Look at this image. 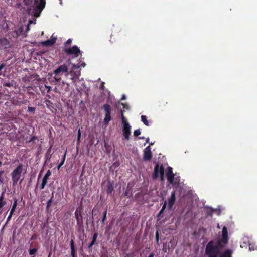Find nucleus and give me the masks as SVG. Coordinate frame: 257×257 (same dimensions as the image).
<instances>
[{"label": "nucleus", "mask_w": 257, "mask_h": 257, "mask_svg": "<svg viewBox=\"0 0 257 257\" xmlns=\"http://www.w3.org/2000/svg\"><path fill=\"white\" fill-rule=\"evenodd\" d=\"M12 214H11V213L10 214L9 216H8V219H9L11 217Z\"/></svg>", "instance_id": "39"}, {"label": "nucleus", "mask_w": 257, "mask_h": 257, "mask_svg": "<svg viewBox=\"0 0 257 257\" xmlns=\"http://www.w3.org/2000/svg\"><path fill=\"white\" fill-rule=\"evenodd\" d=\"M28 110L29 112H32V113H33L35 110V108L31 107H28Z\"/></svg>", "instance_id": "22"}, {"label": "nucleus", "mask_w": 257, "mask_h": 257, "mask_svg": "<svg viewBox=\"0 0 257 257\" xmlns=\"http://www.w3.org/2000/svg\"><path fill=\"white\" fill-rule=\"evenodd\" d=\"M121 118L123 135L126 140H128L131 134V126L127 122L126 119L124 117L122 111H121Z\"/></svg>", "instance_id": "4"}, {"label": "nucleus", "mask_w": 257, "mask_h": 257, "mask_svg": "<svg viewBox=\"0 0 257 257\" xmlns=\"http://www.w3.org/2000/svg\"><path fill=\"white\" fill-rule=\"evenodd\" d=\"M97 236H98V235L97 233H95L94 235H93V240L92 241H94V242H96V240L97 239Z\"/></svg>", "instance_id": "25"}, {"label": "nucleus", "mask_w": 257, "mask_h": 257, "mask_svg": "<svg viewBox=\"0 0 257 257\" xmlns=\"http://www.w3.org/2000/svg\"><path fill=\"white\" fill-rule=\"evenodd\" d=\"M51 175V172L48 170L47 173H46V174L45 175L44 177H43V178L44 179H48V178Z\"/></svg>", "instance_id": "18"}, {"label": "nucleus", "mask_w": 257, "mask_h": 257, "mask_svg": "<svg viewBox=\"0 0 257 257\" xmlns=\"http://www.w3.org/2000/svg\"><path fill=\"white\" fill-rule=\"evenodd\" d=\"M79 66L77 65L72 64V70L71 71L70 74L72 76L71 79L75 83H76L77 81L79 79L80 73L79 71L75 72H74V70L76 69L79 68Z\"/></svg>", "instance_id": "8"}, {"label": "nucleus", "mask_w": 257, "mask_h": 257, "mask_svg": "<svg viewBox=\"0 0 257 257\" xmlns=\"http://www.w3.org/2000/svg\"><path fill=\"white\" fill-rule=\"evenodd\" d=\"M175 201V193L173 191L171 193L170 197L168 199V207L169 209H171Z\"/></svg>", "instance_id": "12"}, {"label": "nucleus", "mask_w": 257, "mask_h": 257, "mask_svg": "<svg viewBox=\"0 0 257 257\" xmlns=\"http://www.w3.org/2000/svg\"><path fill=\"white\" fill-rule=\"evenodd\" d=\"M71 250H72V254L73 255V257H74V249L72 240L71 241Z\"/></svg>", "instance_id": "24"}, {"label": "nucleus", "mask_w": 257, "mask_h": 257, "mask_svg": "<svg viewBox=\"0 0 257 257\" xmlns=\"http://www.w3.org/2000/svg\"><path fill=\"white\" fill-rule=\"evenodd\" d=\"M141 121L144 123V124L145 125H146V126H149V122L148 120H147V117L145 115H142L141 117Z\"/></svg>", "instance_id": "15"}, {"label": "nucleus", "mask_w": 257, "mask_h": 257, "mask_svg": "<svg viewBox=\"0 0 257 257\" xmlns=\"http://www.w3.org/2000/svg\"><path fill=\"white\" fill-rule=\"evenodd\" d=\"M80 138H81V132H80V130L79 129L78 132V137H77V142L78 143H79Z\"/></svg>", "instance_id": "23"}, {"label": "nucleus", "mask_w": 257, "mask_h": 257, "mask_svg": "<svg viewBox=\"0 0 257 257\" xmlns=\"http://www.w3.org/2000/svg\"><path fill=\"white\" fill-rule=\"evenodd\" d=\"M166 175L167 180L170 184H173L174 186H176L177 187H181L179 177L176 174L173 173L172 168L171 167H168L167 168Z\"/></svg>", "instance_id": "3"}, {"label": "nucleus", "mask_w": 257, "mask_h": 257, "mask_svg": "<svg viewBox=\"0 0 257 257\" xmlns=\"http://www.w3.org/2000/svg\"><path fill=\"white\" fill-rule=\"evenodd\" d=\"M56 39L57 38L56 37H54L53 36V35H52L50 40L45 41H43L42 42L41 44L44 46H51L54 44V43L56 42Z\"/></svg>", "instance_id": "11"}, {"label": "nucleus", "mask_w": 257, "mask_h": 257, "mask_svg": "<svg viewBox=\"0 0 257 257\" xmlns=\"http://www.w3.org/2000/svg\"><path fill=\"white\" fill-rule=\"evenodd\" d=\"M2 41H3V42H4V45H5V43H7V40H6V39H3L2 40Z\"/></svg>", "instance_id": "34"}, {"label": "nucleus", "mask_w": 257, "mask_h": 257, "mask_svg": "<svg viewBox=\"0 0 257 257\" xmlns=\"http://www.w3.org/2000/svg\"><path fill=\"white\" fill-rule=\"evenodd\" d=\"M121 105L123 106L124 108H126V109H128V107L127 105L123 104V103H121Z\"/></svg>", "instance_id": "30"}, {"label": "nucleus", "mask_w": 257, "mask_h": 257, "mask_svg": "<svg viewBox=\"0 0 257 257\" xmlns=\"http://www.w3.org/2000/svg\"><path fill=\"white\" fill-rule=\"evenodd\" d=\"M60 1V4H62V0H59Z\"/></svg>", "instance_id": "44"}, {"label": "nucleus", "mask_w": 257, "mask_h": 257, "mask_svg": "<svg viewBox=\"0 0 257 257\" xmlns=\"http://www.w3.org/2000/svg\"><path fill=\"white\" fill-rule=\"evenodd\" d=\"M152 158V153L150 146L146 147L144 150V160H149Z\"/></svg>", "instance_id": "10"}, {"label": "nucleus", "mask_w": 257, "mask_h": 257, "mask_svg": "<svg viewBox=\"0 0 257 257\" xmlns=\"http://www.w3.org/2000/svg\"><path fill=\"white\" fill-rule=\"evenodd\" d=\"M29 15L38 17L45 7V0H24Z\"/></svg>", "instance_id": "2"}, {"label": "nucleus", "mask_w": 257, "mask_h": 257, "mask_svg": "<svg viewBox=\"0 0 257 257\" xmlns=\"http://www.w3.org/2000/svg\"><path fill=\"white\" fill-rule=\"evenodd\" d=\"M66 51L68 54L74 55L75 57L78 56L80 53L79 49L76 46H74L72 48L66 49Z\"/></svg>", "instance_id": "9"}, {"label": "nucleus", "mask_w": 257, "mask_h": 257, "mask_svg": "<svg viewBox=\"0 0 257 257\" xmlns=\"http://www.w3.org/2000/svg\"><path fill=\"white\" fill-rule=\"evenodd\" d=\"M149 257H154V254L153 253H151L149 255Z\"/></svg>", "instance_id": "38"}, {"label": "nucleus", "mask_w": 257, "mask_h": 257, "mask_svg": "<svg viewBox=\"0 0 257 257\" xmlns=\"http://www.w3.org/2000/svg\"><path fill=\"white\" fill-rule=\"evenodd\" d=\"M103 109L105 111V115L110 114L111 111V108L109 105L105 104L103 106Z\"/></svg>", "instance_id": "13"}, {"label": "nucleus", "mask_w": 257, "mask_h": 257, "mask_svg": "<svg viewBox=\"0 0 257 257\" xmlns=\"http://www.w3.org/2000/svg\"><path fill=\"white\" fill-rule=\"evenodd\" d=\"M167 205V202H165L163 206V207L162 208V209L161 210L160 212V214L162 213V212L163 211L164 209H165L166 206Z\"/></svg>", "instance_id": "26"}, {"label": "nucleus", "mask_w": 257, "mask_h": 257, "mask_svg": "<svg viewBox=\"0 0 257 257\" xmlns=\"http://www.w3.org/2000/svg\"><path fill=\"white\" fill-rule=\"evenodd\" d=\"M244 246L243 244H241V245H240V247H242H242H243Z\"/></svg>", "instance_id": "41"}, {"label": "nucleus", "mask_w": 257, "mask_h": 257, "mask_svg": "<svg viewBox=\"0 0 257 257\" xmlns=\"http://www.w3.org/2000/svg\"><path fill=\"white\" fill-rule=\"evenodd\" d=\"M95 243V242L92 241L91 243L89 245L88 247L91 248Z\"/></svg>", "instance_id": "29"}, {"label": "nucleus", "mask_w": 257, "mask_h": 257, "mask_svg": "<svg viewBox=\"0 0 257 257\" xmlns=\"http://www.w3.org/2000/svg\"><path fill=\"white\" fill-rule=\"evenodd\" d=\"M146 142H149V138H147V140H146Z\"/></svg>", "instance_id": "43"}, {"label": "nucleus", "mask_w": 257, "mask_h": 257, "mask_svg": "<svg viewBox=\"0 0 257 257\" xmlns=\"http://www.w3.org/2000/svg\"><path fill=\"white\" fill-rule=\"evenodd\" d=\"M4 66H5V65L4 64H2L0 66V71H1L2 70V69L4 67Z\"/></svg>", "instance_id": "33"}, {"label": "nucleus", "mask_w": 257, "mask_h": 257, "mask_svg": "<svg viewBox=\"0 0 257 257\" xmlns=\"http://www.w3.org/2000/svg\"><path fill=\"white\" fill-rule=\"evenodd\" d=\"M68 67L66 65H62L60 66L57 69H56L53 73L54 78L57 81L60 80L61 78L59 76L60 73H66L65 75L68 76Z\"/></svg>", "instance_id": "5"}, {"label": "nucleus", "mask_w": 257, "mask_h": 257, "mask_svg": "<svg viewBox=\"0 0 257 257\" xmlns=\"http://www.w3.org/2000/svg\"><path fill=\"white\" fill-rule=\"evenodd\" d=\"M14 210H15V209H14V208H12V209H11V211L10 213H11V214H12V213H13V212L14 211Z\"/></svg>", "instance_id": "37"}, {"label": "nucleus", "mask_w": 257, "mask_h": 257, "mask_svg": "<svg viewBox=\"0 0 257 257\" xmlns=\"http://www.w3.org/2000/svg\"><path fill=\"white\" fill-rule=\"evenodd\" d=\"M5 202L3 201L2 198L0 199V209L4 205Z\"/></svg>", "instance_id": "27"}, {"label": "nucleus", "mask_w": 257, "mask_h": 257, "mask_svg": "<svg viewBox=\"0 0 257 257\" xmlns=\"http://www.w3.org/2000/svg\"><path fill=\"white\" fill-rule=\"evenodd\" d=\"M16 203H15L14 204V205H13V208H14V209H15V207H16Z\"/></svg>", "instance_id": "40"}, {"label": "nucleus", "mask_w": 257, "mask_h": 257, "mask_svg": "<svg viewBox=\"0 0 257 257\" xmlns=\"http://www.w3.org/2000/svg\"><path fill=\"white\" fill-rule=\"evenodd\" d=\"M156 238L157 241L158 242V232H157L156 234Z\"/></svg>", "instance_id": "32"}, {"label": "nucleus", "mask_w": 257, "mask_h": 257, "mask_svg": "<svg viewBox=\"0 0 257 257\" xmlns=\"http://www.w3.org/2000/svg\"><path fill=\"white\" fill-rule=\"evenodd\" d=\"M111 117L110 114H106L105 115V117L104 118V122L106 125H107L109 121L111 120Z\"/></svg>", "instance_id": "14"}, {"label": "nucleus", "mask_w": 257, "mask_h": 257, "mask_svg": "<svg viewBox=\"0 0 257 257\" xmlns=\"http://www.w3.org/2000/svg\"><path fill=\"white\" fill-rule=\"evenodd\" d=\"M106 212L105 213L104 217H103V221L105 220V219L106 218Z\"/></svg>", "instance_id": "35"}, {"label": "nucleus", "mask_w": 257, "mask_h": 257, "mask_svg": "<svg viewBox=\"0 0 257 257\" xmlns=\"http://www.w3.org/2000/svg\"><path fill=\"white\" fill-rule=\"evenodd\" d=\"M71 41H72L71 39H69L67 41V42H66V44H70V43H71Z\"/></svg>", "instance_id": "31"}, {"label": "nucleus", "mask_w": 257, "mask_h": 257, "mask_svg": "<svg viewBox=\"0 0 257 257\" xmlns=\"http://www.w3.org/2000/svg\"><path fill=\"white\" fill-rule=\"evenodd\" d=\"M141 134V131L139 129L135 130L134 132V135L135 136H138Z\"/></svg>", "instance_id": "19"}, {"label": "nucleus", "mask_w": 257, "mask_h": 257, "mask_svg": "<svg viewBox=\"0 0 257 257\" xmlns=\"http://www.w3.org/2000/svg\"><path fill=\"white\" fill-rule=\"evenodd\" d=\"M22 172V166L19 165L16 169H15L12 173V180L13 184H17L19 179H20L21 174Z\"/></svg>", "instance_id": "6"}, {"label": "nucleus", "mask_w": 257, "mask_h": 257, "mask_svg": "<svg viewBox=\"0 0 257 257\" xmlns=\"http://www.w3.org/2000/svg\"><path fill=\"white\" fill-rule=\"evenodd\" d=\"M36 251H37V249L33 248V249L30 250L29 253H30V254L33 255V254H35L36 252Z\"/></svg>", "instance_id": "20"}, {"label": "nucleus", "mask_w": 257, "mask_h": 257, "mask_svg": "<svg viewBox=\"0 0 257 257\" xmlns=\"http://www.w3.org/2000/svg\"><path fill=\"white\" fill-rule=\"evenodd\" d=\"M126 99V97L124 95L122 96V97L121 98V100H125Z\"/></svg>", "instance_id": "36"}, {"label": "nucleus", "mask_w": 257, "mask_h": 257, "mask_svg": "<svg viewBox=\"0 0 257 257\" xmlns=\"http://www.w3.org/2000/svg\"><path fill=\"white\" fill-rule=\"evenodd\" d=\"M249 250H254L255 249H256V248H255L254 245L249 244Z\"/></svg>", "instance_id": "21"}, {"label": "nucleus", "mask_w": 257, "mask_h": 257, "mask_svg": "<svg viewBox=\"0 0 257 257\" xmlns=\"http://www.w3.org/2000/svg\"><path fill=\"white\" fill-rule=\"evenodd\" d=\"M66 152H65L63 157V159H62V160L61 162H60V164L59 165L58 167V169H59L60 168V167L63 165V164H64V161L65 160V157H66Z\"/></svg>", "instance_id": "17"}, {"label": "nucleus", "mask_w": 257, "mask_h": 257, "mask_svg": "<svg viewBox=\"0 0 257 257\" xmlns=\"http://www.w3.org/2000/svg\"><path fill=\"white\" fill-rule=\"evenodd\" d=\"M33 23V21H32V20H31V21H29V24H28V26H27V30H28V31H29V30H30L29 25H30L31 24Z\"/></svg>", "instance_id": "28"}, {"label": "nucleus", "mask_w": 257, "mask_h": 257, "mask_svg": "<svg viewBox=\"0 0 257 257\" xmlns=\"http://www.w3.org/2000/svg\"><path fill=\"white\" fill-rule=\"evenodd\" d=\"M228 240L227 229L224 226L221 232V239L217 242H210L206 246V253L209 255L208 257H230L232 254L230 250H227L221 255L219 254L220 248L227 243Z\"/></svg>", "instance_id": "1"}, {"label": "nucleus", "mask_w": 257, "mask_h": 257, "mask_svg": "<svg viewBox=\"0 0 257 257\" xmlns=\"http://www.w3.org/2000/svg\"><path fill=\"white\" fill-rule=\"evenodd\" d=\"M217 228H220V226H219V224H218V225H217Z\"/></svg>", "instance_id": "42"}, {"label": "nucleus", "mask_w": 257, "mask_h": 257, "mask_svg": "<svg viewBox=\"0 0 257 257\" xmlns=\"http://www.w3.org/2000/svg\"><path fill=\"white\" fill-rule=\"evenodd\" d=\"M164 175V168L162 166H159L158 164H157L154 168V173L153 177L155 179H157L159 177L161 178V181L164 180L163 178Z\"/></svg>", "instance_id": "7"}, {"label": "nucleus", "mask_w": 257, "mask_h": 257, "mask_svg": "<svg viewBox=\"0 0 257 257\" xmlns=\"http://www.w3.org/2000/svg\"><path fill=\"white\" fill-rule=\"evenodd\" d=\"M47 180H48L47 179L43 178L42 182V183L41 185V189H43L44 188L45 185H46V184L47 183Z\"/></svg>", "instance_id": "16"}]
</instances>
